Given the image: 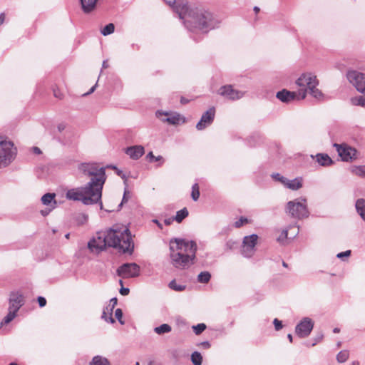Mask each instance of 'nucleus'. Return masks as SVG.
Here are the masks:
<instances>
[{
    "label": "nucleus",
    "instance_id": "1",
    "mask_svg": "<svg viewBox=\"0 0 365 365\" xmlns=\"http://www.w3.org/2000/svg\"><path fill=\"white\" fill-rule=\"evenodd\" d=\"M83 176L91 178L84 185L68 190L66 197L68 200L81 201L84 205H94L101 200L103 185L106 180V168L97 163H82L78 166Z\"/></svg>",
    "mask_w": 365,
    "mask_h": 365
},
{
    "label": "nucleus",
    "instance_id": "2",
    "mask_svg": "<svg viewBox=\"0 0 365 365\" xmlns=\"http://www.w3.org/2000/svg\"><path fill=\"white\" fill-rule=\"evenodd\" d=\"M183 20L185 27L191 32L207 34L219 26L220 21L209 11L203 9H190L187 2L180 0H164Z\"/></svg>",
    "mask_w": 365,
    "mask_h": 365
},
{
    "label": "nucleus",
    "instance_id": "3",
    "mask_svg": "<svg viewBox=\"0 0 365 365\" xmlns=\"http://www.w3.org/2000/svg\"><path fill=\"white\" fill-rule=\"evenodd\" d=\"M106 247L116 248L122 253L132 254L134 243L129 229L116 225L106 232H98V237L88 243V247L91 251L103 250Z\"/></svg>",
    "mask_w": 365,
    "mask_h": 365
},
{
    "label": "nucleus",
    "instance_id": "4",
    "mask_svg": "<svg viewBox=\"0 0 365 365\" xmlns=\"http://www.w3.org/2000/svg\"><path fill=\"white\" fill-rule=\"evenodd\" d=\"M197 245L195 242L174 239L170 242V257L172 264L178 269H186L193 264Z\"/></svg>",
    "mask_w": 365,
    "mask_h": 365
},
{
    "label": "nucleus",
    "instance_id": "5",
    "mask_svg": "<svg viewBox=\"0 0 365 365\" xmlns=\"http://www.w3.org/2000/svg\"><path fill=\"white\" fill-rule=\"evenodd\" d=\"M296 83L301 88L298 92L300 99L305 98L307 91L317 100L321 101L324 98V94L317 88L319 81L314 74L312 73H302L296 81Z\"/></svg>",
    "mask_w": 365,
    "mask_h": 365
},
{
    "label": "nucleus",
    "instance_id": "6",
    "mask_svg": "<svg viewBox=\"0 0 365 365\" xmlns=\"http://www.w3.org/2000/svg\"><path fill=\"white\" fill-rule=\"evenodd\" d=\"M286 213L292 218L302 220L309 215L307 200L304 197L289 201L285 207Z\"/></svg>",
    "mask_w": 365,
    "mask_h": 365
},
{
    "label": "nucleus",
    "instance_id": "7",
    "mask_svg": "<svg viewBox=\"0 0 365 365\" xmlns=\"http://www.w3.org/2000/svg\"><path fill=\"white\" fill-rule=\"evenodd\" d=\"M116 273L122 278H135L140 275V267L135 262H127L118 267Z\"/></svg>",
    "mask_w": 365,
    "mask_h": 365
},
{
    "label": "nucleus",
    "instance_id": "8",
    "mask_svg": "<svg viewBox=\"0 0 365 365\" xmlns=\"http://www.w3.org/2000/svg\"><path fill=\"white\" fill-rule=\"evenodd\" d=\"M334 147L342 161L351 162L357 158V150L346 143H334Z\"/></svg>",
    "mask_w": 365,
    "mask_h": 365
},
{
    "label": "nucleus",
    "instance_id": "9",
    "mask_svg": "<svg viewBox=\"0 0 365 365\" xmlns=\"http://www.w3.org/2000/svg\"><path fill=\"white\" fill-rule=\"evenodd\" d=\"M13 143L10 141H0V166H6L14 159Z\"/></svg>",
    "mask_w": 365,
    "mask_h": 365
},
{
    "label": "nucleus",
    "instance_id": "10",
    "mask_svg": "<svg viewBox=\"0 0 365 365\" xmlns=\"http://www.w3.org/2000/svg\"><path fill=\"white\" fill-rule=\"evenodd\" d=\"M258 236L256 234L244 237L241 248V254L243 257L250 258L253 256Z\"/></svg>",
    "mask_w": 365,
    "mask_h": 365
},
{
    "label": "nucleus",
    "instance_id": "11",
    "mask_svg": "<svg viewBox=\"0 0 365 365\" xmlns=\"http://www.w3.org/2000/svg\"><path fill=\"white\" fill-rule=\"evenodd\" d=\"M346 77L359 92L365 94V73L351 70L347 72Z\"/></svg>",
    "mask_w": 365,
    "mask_h": 365
},
{
    "label": "nucleus",
    "instance_id": "12",
    "mask_svg": "<svg viewBox=\"0 0 365 365\" xmlns=\"http://www.w3.org/2000/svg\"><path fill=\"white\" fill-rule=\"evenodd\" d=\"M314 328V322L309 317H304L296 326L295 333L299 338L307 337Z\"/></svg>",
    "mask_w": 365,
    "mask_h": 365
},
{
    "label": "nucleus",
    "instance_id": "13",
    "mask_svg": "<svg viewBox=\"0 0 365 365\" xmlns=\"http://www.w3.org/2000/svg\"><path fill=\"white\" fill-rule=\"evenodd\" d=\"M219 94L228 100L235 101L242 98L245 92L234 89L231 85H226L220 88Z\"/></svg>",
    "mask_w": 365,
    "mask_h": 365
},
{
    "label": "nucleus",
    "instance_id": "14",
    "mask_svg": "<svg viewBox=\"0 0 365 365\" xmlns=\"http://www.w3.org/2000/svg\"><path fill=\"white\" fill-rule=\"evenodd\" d=\"M24 304V297L19 292H11L9 298V309L8 310L13 311L16 313Z\"/></svg>",
    "mask_w": 365,
    "mask_h": 365
},
{
    "label": "nucleus",
    "instance_id": "15",
    "mask_svg": "<svg viewBox=\"0 0 365 365\" xmlns=\"http://www.w3.org/2000/svg\"><path fill=\"white\" fill-rule=\"evenodd\" d=\"M215 115V109L214 107L209 108L206 112H205L200 121L196 125V128L198 130H202L205 129L208 125H211L214 120Z\"/></svg>",
    "mask_w": 365,
    "mask_h": 365
},
{
    "label": "nucleus",
    "instance_id": "16",
    "mask_svg": "<svg viewBox=\"0 0 365 365\" xmlns=\"http://www.w3.org/2000/svg\"><path fill=\"white\" fill-rule=\"evenodd\" d=\"M125 153L133 160H138L145 153L144 147L142 145H133L125 149Z\"/></svg>",
    "mask_w": 365,
    "mask_h": 365
},
{
    "label": "nucleus",
    "instance_id": "17",
    "mask_svg": "<svg viewBox=\"0 0 365 365\" xmlns=\"http://www.w3.org/2000/svg\"><path fill=\"white\" fill-rule=\"evenodd\" d=\"M311 158L322 167H329L334 164L333 160L327 153H317L315 155H312Z\"/></svg>",
    "mask_w": 365,
    "mask_h": 365
},
{
    "label": "nucleus",
    "instance_id": "18",
    "mask_svg": "<svg viewBox=\"0 0 365 365\" xmlns=\"http://www.w3.org/2000/svg\"><path fill=\"white\" fill-rule=\"evenodd\" d=\"M297 93L282 89L277 93L276 97L283 103H289L297 98Z\"/></svg>",
    "mask_w": 365,
    "mask_h": 365
},
{
    "label": "nucleus",
    "instance_id": "19",
    "mask_svg": "<svg viewBox=\"0 0 365 365\" xmlns=\"http://www.w3.org/2000/svg\"><path fill=\"white\" fill-rule=\"evenodd\" d=\"M98 0H79L81 9L85 14H89L94 11Z\"/></svg>",
    "mask_w": 365,
    "mask_h": 365
},
{
    "label": "nucleus",
    "instance_id": "20",
    "mask_svg": "<svg viewBox=\"0 0 365 365\" xmlns=\"http://www.w3.org/2000/svg\"><path fill=\"white\" fill-rule=\"evenodd\" d=\"M56 194L55 193H51L48 192L44 194L41 197V202L43 205L49 206L50 208L54 209L56 206V201L55 200Z\"/></svg>",
    "mask_w": 365,
    "mask_h": 365
},
{
    "label": "nucleus",
    "instance_id": "21",
    "mask_svg": "<svg viewBox=\"0 0 365 365\" xmlns=\"http://www.w3.org/2000/svg\"><path fill=\"white\" fill-rule=\"evenodd\" d=\"M355 208L358 215L365 222V200L364 198L356 200Z\"/></svg>",
    "mask_w": 365,
    "mask_h": 365
},
{
    "label": "nucleus",
    "instance_id": "22",
    "mask_svg": "<svg viewBox=\"0 0 365 365\" xmlns=\"http://www.w3.org/2000/svg\"><path fill=\"white\" fill-rule=\"evenodd\" d=\"M285 187L292 190H297L302 187V179L301 178H294L293 180L287 179Z\"/></svg>",
    "mask_w": 365,
    "mask_h": 365
},
{
    "label": "nucleus",
    "instance_id": "23",
    "mask_svg": "<svg viewBox=\"0 0 365 365\" xmlns=\"http://www.w3.org/2000/svg\"><path fill=\"white\" fill-rule=\"evenodd\" d=\"M89 365H110V362L107 358L97 355L93 357Z\"/></svg>",
    "mask_w": 365,
    "mask_h": 365
},
{
    "label": "nucleus",
    "instance_id": "24",
    "mask_svg": "<svg viewBox=\"0 0 365 365\" xmlns=\"http://www.w3.org/2000/svg\"><path fill=\"white\" fill-rule=\"evenodd\" d=\"M351 173L360 178H365V165H354L350 168Z\"/></svg>",
    "mask_w": 365,
    "mask_h": 365
},
{
    "label": "nucleus",
    "instance_id": "25",
    "mask_svg": "<svg viewBox=\"0 0 365 365\" xmlns=\"http://www.w3.org/2000/svg\"><path fill=\"white\" fill-rule=\"evenodd\" d=\"M171 330L172 327L168 324H163L154 328V331L159 335L169 333Z\"/></svg>",
    "mask_w": 365,
    "mask_h": 365
},
{
    "label": "nucleus",
    "instance_id": "26",
    "mask_svg": "<svg viewBox=\"0 0 365 365\" xmlns=\"http://www.w3.org/2000/svg\"><path fill=\"white\" fill-rule=\"evenodd\" d=\"M211 279V274L207 271L201 272L197 275V282L202 284H206L210 282Z\"/></svg>",
    "mask_w": 365,
    "mask_h": 365
},
{
    "label": "nucleus",
    "instance_id": "27",
    "mask_svg": "<svg viewBox=\"0 0 365 365\" xmlns=\"http://www.w3.org/2000/svg\"><path fill=\"white\" fill-rule=\"evenodd\" d=\"M188 210L186 207L181 209L180 210L176 212V215L174 217V219L178 222H181L185 217L188 216Z\"/></svg>",
    "mask_w": 365,
    "mask_h": 365
},
{
    "label": "nucleus",
    "instance_id": "28",
    "mask_svg": "<svg viewBox=\"0 0 365 365\" xmlns=\"http://www.w3.org/2000/svg\"><path fill=\"white\" fill-rule=\"evenodd\" d=\"M101 318L103 319L106 322H110L111 324L115 322V319L112 317V312H110L108 307H106L103 309Z\"/></svg>",
    "mask_w": 365,
    "mask_h": 365
},
{
    "label": "nucleus",
    "instance_id": "29",
    "mask_svg": "<svg viewBox=\"0 0 365 365\" xmlns=\"http://www.w3.org/2000/svg\"><path fill=\"white\" fill-rule=\"evenodd\" d=\"M8 311V314L4 317V318L2 319L1 322V326L8 324L16 317L17 313L11 310Z\"/></svg>",
    "mask_w": 365,
    "mask_h": 365
},
{
    "label": "nucleus",
    "instance_id": "30",
    "mask_svg": "<svg viewBox=\"0 0 365 365\" xmlns=\"http://www.w3.org/2000/svg\"><path fill=\"white\" fill-rule=\"evenodd\" d=\"M354 106H358L365 108V95L354 97L351 99Z\"/></svg>",
    "mask_w": 365,
    "mask_h": 365
},
{
    "label": "nucleus",
    "instance_id": "31",
    "mask_svg": "<svg viewBox=\"0 0 365 365\" xmlns=\"http://www.w3.org/2000/svg\"><path fill=\"white\" fill-rule=\"evenodd\" d=\"M191 361L194 365H201L202 362V356L198 351H194L191 355Z\"/></svg>",
    "mask_w": 365,
    "mask_h": 365
},
{
    "label": "nucleus",
    "instance_id": "32",
    "mask_svg": "<svg viewBox=\"0 0 365 365\" xmlns=\"http://www.w3.org/2000/svg\"><path fill=\"white\" fill-rule=\"evenodd\" d=\"M349 351L346 350H342L336 355V360L339 363H344L349 359Z\"/></svg>",
    "mask_w": 365,
    "mask_h": 365
},
{
    "label": "nucleus",
    "instance_id": "33",
    "mask_svg": "<svg viewBox=\"0 0 365 365\" xmlns=\"http://www.w3.org/2000/svg\"><path fill=\"white\" fill-rule=\"evenodd\" d=\"M146 158L147 159L150 161V162H160V165H163L165 162V160L163 159V158L161 156V155H158L157 157H155L153 152L150 151L149 152L147 155H146Z\"/></svg>",
    "mask_w": 365,
    "mask_h": 365
},
{
    "label": "nucleus",
    "instance_id": "34",
    "mask_svg": "<svg viewBox=\"0 0 365 365\" xmlns=\"http://www.w3.org/2000/svg\"><path fill=\"white\" fill-rule=\"evenodd\" d=\"M115 26L114 24L112 23H110L107 25H106L101 31V33L103 36H108L114 32Z\"/></svg>",
    "mask_w": 365,
    "mask_h": 365
},
{
    "label": "nucleus",
    "instance_id": "35",
    "mask_svg": "<svg viewBox=\"0 0 365 365\" xmlns=\"http://www.w3.org/2000/svg\"><path fill=\"white\" fill-rule=\"evenodd\" d=\"M168 287L175 291L181 292L185 289V285L178 284L175 279L170 282Z\"/></svg>",
    "mask_w": 365,
    "mask_h": 365
},
{
    "label": "nucleus",
    "instance_id": "36",
    "mask_svg": "<svg viewBox=\"0 0 365 365\" xmlns=\"http://www.w3.org/2000/svg\"><path fill=\"white\" fill-rule=\"evenodd\" d=\"M180 115L179 114L173 115L166 118H163V122H168L170 124L175 125L179 123Z\"/></svg>",
    "mask_w": 365,
    "mask_h": 365
},
{
    "label": "nucleus",
    "instance_id": "37",
    "mask_svg": "<svg viewBox=\"0 0 365 365\" xmlns=\"http://www.w3.org/2000/svg\"><path fill=\"white\" fill-rule=\"evenodd\" d=\"M192 330L196 335L200 334L202 331H204L207 326L204 323L197 324V325L192 326Z\"/></svg>",
    "mask_w": 365,
    "mask_h": 365
},
{
    "label": "nucleus",
    "instance_id": "38",
    "mask_svg": "<svg viewBox=\"0 0 365 365\" xmlns=\"http://www.w3.org/2000/svg\"><path fill=\"white\" fill-rule=\"evenodd\" d=\"M237 247V242L233 240H229L226 242L225 245V251L233 250Z\"/></svg>",
    "mask_w": 365,
    "mask_h": 365
},
{
    "label": "nucleus",
    "instance_id": "39",
    "mask_svg": "<svg viewBox=\"0 0 365 365\" xmlns=\"http://www.w3.org/2000/svg\"><path fill=\"white\" fill-rule=\"evenodd\" d=\"M271 176L274 180L280 182L284 186H285L286 183L287 182L288 178L281 175L279 173H273V174H272Z\"/></svg>",
    "mask_w": 365,
    "mask_h": 365
},
{
    "label": "nucleus",
    "instance_id": "40",
    "mask_svg": "<svg viewBox=\"0 0 365 365\" xmlns=\"http://www.w3.org/2000/svg\"><path fill=\"white\" fill-rule=\"evenodd\" d=\"M115 316L116 317V319H118V321L119 322V323L120 324H124L125 322L122 319V317H123V312L120 309H117L115 312Z\"/></svg>",
    "mask_w": 365,
    "mask_h": 365
},
{
    "label": "nucleus",
    "instance_id": "41",
    "mask_svg": "<svg viewBox=\"0 0 365 365\" xmlns=\"http://www.w3.org/2000/svg\"><path fill=\"white\" fill-rule=\"evenodd\" d=\"M248 222L247 218L245 217H241L238 220L235 222V227L238 228L242 226L243 224L247 223Z\"/></svg>",
    "mask_w": 365,
    "mask_h": 365
},
{
    "label": "nucleus",
    "instance_id": "42",
    "mask_svg": "<svg viewBox=\"0 0 365 365\" xmlns=\"http://www.w3.org/2000/svg\"><path fill=\"white\" fill-rule=\"evenodd\" d=\"M273 324L276 331H279L283 327L282 321L279 320L278 319H274Z\"/></svg>",
    "mask_w": 365,
    "mask_h": 365
},
{
    "label": "nucleus",
    "instance_id": "43",
    "mask_svg": "<svg viewBox=\"0 0 365 365\" xmlns=\"http://www.w3.org/2000/svg\"><path fill=\"white\" fill-rule=\"evenodd\" d=\"M117 302H118V300H117V298H115V297H113L110 300V304L108 306L110 312H113V309L117 304Z\"/></svg>",
    "mask_w": 365,
    "mask_h": 365
},
{
    "label": "nucleus",
    "instance_id": "44",
    "mask_svg": "<svg viewBox=\"0 0 365 365\" xmlns=\"http://www.w3.org/2000/svg\"><path fill=\"white\" fill-rule=\"evenodd\" d=\"M351 255V250H346L337 254L336 257L339 259H343L344 257H349Z\"/></svg>",
    "mask_w": 365,
    "mask_h": 365
},
{
    "label": "nucleus",
    "instance_id": "45",
    "mask_svg": "<svg viewBox=\"0 0 365 365\" xmlns=\"http://www.w3.org/2000/svg\"><path fill=\"white\" fill-rule=\"evenodd\" d=\"M37 301L40 307H43L46 304V299L43 297H38Z\"/></svg>",
    "mask_w": 365,
    "mask_h": 365
},
{
    "label": "nucleus",
    "instance_id": "46",
    "mask_svg": "<svg viewBox=\"0 0 365 365\" xmlns=\"http://www.w3.org/2000/svg\"><path fill=\"white\" fill-rule=\"evenodd\" d=\"M191 197L194 201H197L200 197L199 190L196 189V190H192Z\"/></svg>",
    "mask_w": 365,
    "mask_h": 365
},
{
    "label": "nucleus",
    "instance_id": "47",
    "mask_svg": "<svg viewBox=\"0 0 365 365\" xmlns=\"http://www.w3.org/2000/svg\"><path fill=\"white\" fill-rule=\"evenodd\" d=\"M130 198V192L125 188L124 190L122 202L126 203Z\"/></svg>",
    "mask_w": 365,
    "mask_h": 365
},
{
    "label": "nucleus",
    "instance_id": "48",
    "mask_svg": "<svg viewBox=\"0 0 365 365\" xmlns=\"http://www.w3.org/2000/svg\"><path fill=\"white\" fill-rule=\"evenodd\" d=\"M119 292H120V294L121 295L126 296V295H128L129 294L130 289L128 288H125V287H122L120 289Z\"/></svg>",
    "mask_w": 365,
    "mask_h": 365
},
{
    "label": "nucleus",
    "instance_id": "49",
    "mask_svg": "<svg viewBox=\"0 0 365 365\" xmlns=\"http://www.w3.org/2000/svg\"><path fill=\"white\" fill-rule=\"evenodd\" d=\"M200 345L204 348V349H209L210 347V343L208 341H202L200 343Z\"/></svg>",
    "mask_w": 365,
    "mask_h": 365
},
{
    "label": "nucleus",
    "instance_id": "50",
    "mask_svg": "<svg viewBox=\"0 0 365 365\" xmlns=\"http://www.w3.org/2000/svg\"><path fill=\"white\" fill-rule=\"evenodd\" d=\"M96 86H97V83H96L93 86H92L91 88V89L89 90V91H88L87 93L83 94V96H86L88 95H90L91 93H92L93 92H94V91L96 90Z\"/></svg>",
    "mask_w": 365,
    "mask_h": 365
},
{
    "label": "nucleus",
    "instance_id": "51",
    "mask_svg": "<svg viewBox=\"0 0 365 365\" xmlns=\"http://www.w3.org/2000/svg\"><path fill=\"white\" fill-rule=\"evenodd\" d=\"M31 150H32L33 153L36 155H40L41 153V149L38 147H36V146L32 147Z\"/></svg>",
    "mask_w": 365,
    "mask_h": 365
},
{
    "label": "nucleus",
    "instance_id": "52",
    "mask_svg": "<svg viewBox=\"0 0 365 365\" xmlns=\"http://www.w3.org/2000/svg\"><path fill=\"white\" fill-rule=\"evenodd\" d=\"M66 128V125L63 123H59L58 125H57V129L61 133L62 132L63 130H64Z\"/></svg>",
    "mask_w": 365,
    "mask_h": 365
},
{
    "label": "nucleus",
    "instance_id": "53",
    "mask_svg": "<svg viewBox=\"0 0 365 365\" xmlns=\"http://www.w3.org/2000/svg\"><path fill=\"white\" fill-rule=\"evenodd\" d=\"M53 209L51 208H49V209H46V210H41V213L43 216H46L49 214V212L52 210Z\"/></svg>",
    "mask_w": 365,
    "mask_h": 365
},
{
    "label": "nucleus",
    "instance_id": "54",
    "mask_svg": "<svg viewBox=\"0 0 365 365\" xmlns=\"http://www.w3.org/2000/svg\"><path fill=\"white\" fill-rule=\"evenodd\" d=\"M168 115V113L167 112H163L162 110H158L156 112V116L158 118H160L161 115Z\"/></svg>",
    "mask_w": 365,
    "mask_h": 365
},
{
    "label": "nucleus",
    "instance_id": "55",
    "mask_svg": "<svg viewBox=\"0 0 365 365\" xmlns=\"http://www.w3.org/2000/svg\"><path fill=\"white\" fill-rule=\"evenodd\" d=\"M175 220L174 217H171V218H168V219H165L164 220V223L166 225H170L172 222Z\"/></svg>",
    "mask_w": 365,
    "mask_h": 365
},
{
    "label": "nucleus",
    "instance_id": "56",
    "mask_svg": "<svg viewBox=\"0 0 365 365\" xmlns=\"http://www.w3.org/2000/svg\"><path fill=\"white\" fill-rule=\"evenodd\" d=\"M5 20V14L4 13L0 14V25L4 22Z\"/></svg>",
    "mask_w": 365,
    "mask_h": 365
},
{
    "label": "nucleus",
    "instance_id": "57",
    "mask_svg": "<svg viewBox=\"0 0 365 365\" xmlns=\"http://www.w3.org/2000/svg\"><path fill=\"white\" fill-rule=\"evenodd\" d=\"M322 336H322V335H321L320 336L317 337V338L315 339L314 342V343H312V346H315V345H316V344H317V343H318V342H319V341L322 339Z\"/></svg>",
    "mask_w": 365,
    "mask_h": 365
},
{
    "label": "nucleus",
    "instance_id": "58",
    "mask_svg": "<svg viewBox=\"0 0 365 365\" xmlns=\"http://www.w3.org/2000/svg\"><path fill=\"white\" fill-rule=\"evenodd\" d=\"M102 66H103V68H108V61L106 60L103 61Z\"/></svg>",
    "mask_w": 365,
    "mask_h": 365
},
{
    "label": "nucleus",
    "instance_id": "59",
    "mask_svg": "<svg viewBox=\"0 0 365 365\" xmlns=\"http://www.w3.org/2000/svg\"><path fill=\"white\" fill-rule=\"evenodd\" d=\"M117 174H118V175L120 176L122 178H125V175L123 174V172L121 170H118Z\"/></svg>",
    "mask_w": 365,
    "mask_h": 365
},
{
    "label": "nucleus",
    "instance_id": "60",
    "mask_svg": "<svg viewBox=\"0 0 365 365\" xmlns=\"http://www.w3.org/2000/svg\"><path fill=\"white\" fill-rule=\"evenodd\" d=\"M153 222L155 223L160 228H162V225L158 220H153Z\"/></svg>",
    "mask_w": 365,
    "mask_h": 365
},
{
    "label": "nucleus",
    "instance_id": "61",
    "mask_svg": "<svg viewBox=\"0 0 365 365\" xmlns=\"http://www.w3.org/2000/svg\"><path fill=\"white\" fill-rule=\"evenodd\" d=\"M180 102H181L182 104H185V103H187L188 102V100H187L184 97H182L181 99H180Z\"/></svg>",
    "mask_w": 365,
    "mask_h": 365
},
{
    "label": "nucleus",
    "instance_id": "62",
    "mask_svg": "<svg viewBox=\"0 0 365 365\" xmlns=\"http://www.w3.org/2000/svg\"><path fill=\"white\" fill-rule=\"evenodd\" d=\"M196 189L199 190V187L197 183L194 184L192 187V190H196Z\"/></svg>",
    "mask_w": 365,
    "mask_h": 365
},
{
    "label": "nucleus",
    "instance_id": "63",
    "mask_svg": "<svg viewBox=\"0 0 365 365\" xmlns=\"http://www.w3.org/2000/svg\"><path fill=\"white\" fill-rule=\"evenodd\" d=\"M287 338H288V339H289V341L290 342H292V341H293V336H292V335L291 334H287Z\"/></svg>",
    "mask_w": 365,
    "mask_h": 365
},
{
    "label": "nucleus",
    "instance_id": "64",
    "mask_svg": "<svg viewBox=\"0 0 365 365\" xmlns=\"http://www.w3.org/2000/svg\"><path fill=\"white\" fill-rule=\"evenodd\" d=\"M333 332L336 334V333H339L340 332V329L338 328V327H335L334 329H333Z\"/></svg>",
    "mask_w": 365,
    "mask_h": 365
}]
</instances>
